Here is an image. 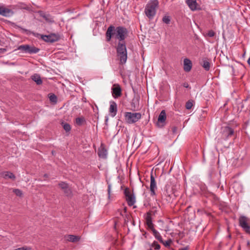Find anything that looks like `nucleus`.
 <instances>
[{"mask_svg":"<svg viewBox=\"0 0 250 250\" xmlns=\"http://www.w3.org/2000/svg\"><path fill=\"white\" fill-rule=\"evenodd\" d=\"M128 31L126 27L119 26L115 27L110 25L105 32V40L107 42L111 41L112 38L118 40V42H125V40L128 36Z\"/></svg>","mask_w":250,"mask_h":250,"instance_id":"obj_1","label":"nucleus"},{"mask_svg":"<svg viewBox=\"0 0 250 250\" xmlns=\"http://www.w3.org/2000/svg\"><path fill=\"white\" fill-rule=\"evenodd\" d=\"M116 54L120 63L121 64H125L127 59V52L125 42L121 43L118 42L116 46Z\"/></svg>","mask_w":250,"mask_h":250,"instance_id":"obj_2","label":"nucleus"},{"mask_svg":"<svg viewBox=\"0 0 250 250\" xmlns=\"http://www.w3.org/2000/svg\"><path fill=\"white\" fill-rule=\"evenodd\" d=\"M158 7V1H150L148 2L145 8V13L146 16L149 20H152L156 14Z\"/></svg>","mask_w":250,"mask_h":250,"instance_id":"obj_3","label":"nucleus"},{"mask_svg":"<svg viewBox=\"0 0 250 250\" xmlns=\"http://www.w3.org/2000/svg\"><path fill=\"white\" fill-rule=\"evenodd\" d=\"M220 135L222 140L227 141L234 135V131L233 128L229 126H223L221 129Z\"/></svg>","mask_w":250,"mask_h":250,"instance_id":"obj_4","label":"nucleus"},{"mask_svg":"<svg viewBox=\"0 0 250 250\" xmlns=\"http://www.w3.org/2000/svg\"><path fill=\"white\" fill-rule=\"evenodd\" d=\"M142 117L140 113H132L130 112H126L125 113V119L127 124H133L138 121Z\"/></svg>","mask_w":250,"mask_h":250,"instance_id":"obj_5","label":"nucleus"},{"mask_svg":"<svg viewBox=\"0 0 250 250\" xmlns=\"http://www.w3.org/2000/svg\"><path fill=\"white\" fill-rule=\"evenodd\" d=\"M35 37H38L40 34L39 33H35L34 32L31 33ZM41 38L46 42H54L58 41L60 38V35L56 34H51L48 35H41Z\"/></svg>","mask_w":250,"mask_h":250,"instance_id":"obj_6","label":"nucleus"},{"mask_svg":"<svg viewBox=\"0 0 250 250\" xmlns=\"http://www.w3.org/2000/svg\"><path fill=\"white\" fill-rule=\"evenodd\" d=\"M249 218L245 216H241L239 218V226L248 234H250V226L248 224Z\"/></svg>","mask_w":250,"mask_h":250,"instance_id":"obj_7","label":"nucleus"},{"mask_svg":"<svg viewBox=\"0 0 250 250\" xmlns=\"http://www.w3.org/2000/svg\"><path fill=\"white\" fill-rule=\"evenodd\" d=\"M18 49L24 53H27L30 54L37 53L40 51L39 48L34 46H31L28 44L20 45Z\"/></svg>","mask_w":250,"mask_h":250,"instance_id":"obj_8","label":"nucleus"},{"mask_svg":"<svg viewBox=\"0 0 250 250\" xmlns=\"http://www.w3.org/2000/svg\"><path fill=\"white\" fill-rule=\"evenodd\" d=\"M124 194L128 205L130 207L133 206L136 201L135 197L133 194L130 193L129 188H126L125 189Z\"/></svg>","mask_w":250,"mask_h":250,"instance_id":"obj_9","label":"nucleus"},{"mask_svg":"<svg viewBox=\"0 0 250 250\" xmlns=\"http://www.w3.org/2000/svg\"><path fill=\"white\" fill-rule=\"evenodd\" d=\"M111 93L114 98L120 97L122 94L121 86L117 83L114 84L111 88Z\"/></svg>","mask_w":250,"mask_h":250,"instance_id":"obj_10","label":"nucleus"},{"mask_svg":"<svg viewBox=\"0 0 250 250\" xmlns=\"http://www.w3.org/2000/svg\"><path fill=\"white\" fill-rule=\"evenodd\" d=\"M166 111L165 110H163L160 112L158 117V121L156 124L157 126L161 128L164 127L166 125Z\"/></svg>","mask_w":250,"mask_h":250,"instance_id":"obj_11","label":"nucleus"},{"mask_svg":"<svg viewBox=\"0 0 250 250\" xmlns=\"http://www.w3.org/2000/svg\"><path fill=\"white\" fill-rule=\"evenodd\" d=\"M14 14L13 11L5 5L0 4V15L5 17H9Z\"/></svg>","mask_w":250,"mask_h":250,"instance_id":"obj_12","label":"nucleus"},{"mask_svg":"<svg viewBox=\"0 0 250 250\" xmlns=\"http://www.w3.org/2000/svg\"><path fill=\"white\" fill-rule=\"evenodd\" d=\"M156 182L155 179L153 174L151 172L150 175V191L151 196H154L156 195V190L157 189Z\"/></svg>","mask_w":250,"mask_h":250,"instance_id":"obj_13","label":"nucleus"},{"mask_svg":"<svg viewBox=\"0 0 250 250\" xmlns=\"http://www.w3.org/2000/svg\"><path fill=\"white\" fill-rule=\"evenodd\" d=\"M187 5L192 11L200 10L201 7L197 1H186Z\"/></svg>","mask_w":250,"mask_h":250,"instance_id":"obj_14","label":"nucleus"},{"mask_svg":"<svg viewBox=\"0 0 250 250\" xmlns=\"http://www.w3.org/2000/svg\"><path fill=\"white\" fill-rule=\"evenodd\" d=\"M40 16L43 18L47 22L52 23L54 22V18L49 14H45L42 11L38 12Z\"/></svg>","mask_w":250,"mask_h":250,"instance_id":"obj_15","label":"nucleus"},{"mask_svg":"<svg viewBox=\"0 0 250 250\" xmlns=\"http://www.w3.org/2000/svg\"><path fill=\"white\" fill-rule=\"evenodd\" d=\"M109 112L111 117H114L116 116L117 112V105L115 102L111 101L110 102V107Z\"/></svg>","mask_w":250,"mask_h":250,"instance_id":"obj_16","label":"nucleus"},{"mask_svg":"<svg viewBox=\"0 0 250 250\" xmlns=\"http://www.w3.org/2000/svg\"><path fill=\"white\" fill-rule=\"evenodd\" d=\"M107 150L104 146L103 144H102L100 147L98 148V156L102 159H106L107 157Z\"/></svg>","mask_w":250,"mask_h":250,"instance_id":"obj_17","label":"nucleus"},{"mask_svg":"<svg viewBox=\"0 0 250 250\" xmlns=\"http://www.w3.org/2000/svg\"><path fill=\"white\" fill-rule=\"evenodd\" d=\"M146 224L148 228L151 229L154 228V224L152 223V219L151 217V214L150 212H148L146 214V216L145 218Z\"/></svg>","mask_w":250,"mask_h":250,"instance_id":"obj_18","label":"nucleus"},{"mask_svg":"<svg viewBox=\"0 0 250 250\" xmlns=\"http://www.w3.org/2000/svg\"><path fill=\"white\" fill-rule=\"evenodd\" d=\"M192 62L191 61L188 59L186 58L184 60V70L186 72H189L191 70L192 68Z\"/></svg>","mask_w":250,"mask_h":250,"instance_id":"obj_19","label":"nucleus"},{"mask_svg":"<svg viewBox=\"0 0 250 250\" xmlns=\"http://www.w3.org/2000/svg\"><path fill=\"white\" fill-rule=\"evenodd\" d=\"M131 107L132 110L133 111L137 110L139 106V98L135 97L134 98L131 102Z\"/></svg>","mask_w":250,"mask_h":250,"instance_id":"obj_20","label":"nucleus"},{"mask_svg":"<svg viewBox=\"0 0 250 250\" xmlns=\"http://www.w3.org/2000/svg\"><path fill=\"white\" fill-rule=\"evenodd\" d=\"M67 241L73 243H76L79 241L81 239V237L75 235L69 234L65 236Z\"/></svg>","mask_w":250,"mask_h":250,"instance_id":"obj_21","label":"nucleus"},{"mask_svg":"<svg viewBox=\"0 0 250 250\" xmlns=\"http://www.w3.org/2000/svg\"><path fill=\"white\" fill-rule=\"evenodd\" d=\"M202 66L206 71H209L210 67V63L209 60L208 58H205L202 59V62L201 63Z\"/></svg>","mask_w":250,"mask_h":250,"instance_id":"obj_22","label":"nucleus"},{"mask_svg":"<svg viewBox=\"0 0 250 250\" xmlns=\"http://www.w3.org/2000/svg\"><path fill=\"white\" fill-rule=\"evenodd\" d=\"M0 176L5 179L9 178L14 180L16 179L15 175L10 171H4L1 172L0 173Z\"/></svg>","mask_w":250,"mask_h":250,"instance_id":"obj_23","label":"nucleus"},{"mask_svg":"<svg viewBox=\"0 0 250 250\" xmlns=\"http://www.w3.org/2000/svg\"><path fill=\"white\" fill-rule=\"evenodd\" d=\"M31 79L34 81L37 84L40 85L42 84V81L41 79V76L38 74H34L31 76Z\"/></svg>","mask_w":250,"mask_h":250,"instance_id":"obj_24","label":"nucleus"},{"mask_svg":"<svg viewBox=\"0 0 250 250\" xmlns=\"http://www.w3.org/2000/svg\"><path fill=\"white\" fill-rule=\"evenodd\" d=\"M152 231L153 235L155 238L160 241V242H163V240L162 236L158 231H157L154 228L151 229Z\"/></svg>","mask_w":250,"mask_h":250,"instance_id":"obj_25","label":"nucleus"},{"mask_svg":"<svg viewBox=\"0 0 250 250\" xmlns=\"http://www.w3.org/2000/svg\"><path fill=\"white\" fill-rule=\"evenodd\" d=\"M165 200L167 201V203H172L173 200L174 195L173 193L169 194L167 192L166 194H165Z\"/></svg>","mask_w":250,"mask_h":250,"instance_id":"obj_26","label":"nucleus"},{"mask_svg":"<svg viewBox=\"0 0 250 250\" xmlns=\"http://www.w3.org/2000/svg\"><path fill=\"white\" fill-rule=\"evenodd\" d=\"M75 121L76 124L79 126L82 125L83 123H85V118L83 117H78L76 118Z\"/></svg>","mask_w":250,"mask_h":250,"instance_id":"obj_27","label":"nucleus"},{"mask_svg":"<svg viewBox=\"0 0 250 250\" xmlns=\"http://www.w3.org/2000/svg\"><path fill=\"white\" fill-rule=\"evenodd\" d=\"M62 125H63V129L66 131L69 132L70 131L71 127L70 125L68 123H62Z\"/></svg>","mask_w":250,"mask_h":250,"instance_id":"obj_28","label":"nucleus"},{"mask_svg":"<svg viewBox=\"0 0 250 250\" xmlns=\"http://www.w3.org/2000/svg\"><path fill=\"white\" fill-rule=\"evenodd\" d=\"M193 101L192 100H188L186 103V108L187 109H190L193 106Z\"/></svg>","mask_w":250,"mask_h":250,"instance_id":"obj_29","label":"nucleus"},{"mask_svg":"<svg viewBox=\"0 0 250 250\" xmlns=\"http://www.w3.org/2000/svg\"><path fill=\"white\" fill-rule=\"evenodd\" d=\"M13 192L19 197H21L23 195L22 191L19 189H14Z\"/></svg>","mask_w":250,"mask_h":250,"instance_id":"obj_30","label":"nucleus"},{"mask_svg":"<svg viewBox=\"0 0 250 250\" xmlns=\"http://www.w3.org/2000/svg\"><path fill=\"white\" fill-rule=\"evenodd\" d=\"M162 21L163 22L168 24L170 21V17L168 16H165L162 19Z\"/></svg>","mask_w":250,"mask_h":250,"instance_id":"obj_31","label":"nucleus"},{"mask_svg":"<svg viewBox=\"0 0 250 250\" xmlns=\"http://www.w3.org/2000/svg\"><path fill=\"white\" fill-rule=\"evenodd\" d=\"M63 190L64 193L67 196H69L72 194V191L71 189L68 187L67 188H65L64 189H62Z\"/></svg>","mask_w":250,"mask_h":250,"instance_id":"obj_32","label":"nucleus"},{"mask_svg":"<svg viewBox=\"0 0 250 250\" xmlns=\"http://www.w3.org/2000/svg\"><path fill=\"white\" fill-rule=\"evenodd\" d=\"M59 186L62 189H64L65 188H67L68 187V185L64 182H61L59 184Z\"/></svg>","mask_w":250,"mask_h":250,"instance_id":"obj_33","label":"nucleus"},{"mask_svg":"<svg viewBox=\"0 0 250 250\" xmlns=\"http://www.w3.org/2000/svg\"><path fill=\"white\" fill-rule=\"evenodd\" d=\"M151 247L156 250H159L160 249V245L156 241L152 243Z\"/></svg>","mask_w":250,"mask_h":250,"instance_id":"obj_34","label":"nucleus"},{"mask_svg":"<svg viewBox=\"0 0 250 250\" xmlns=\"http://www.w3.org/2000/svg\"><path fill=\"white\" fill-rule=\"evenodd\" d=\"M161 243L163 244L165 247H169L170 246L171 244L172 243V240L171 239H168L166 241L164 242L163 241V242H161Z\"/></svg>","mask_w":250,"mask_h":250,"instance_id":"obj_35","label":"nucleus"},{"mask_svg":"<svg viewBox=\"0 0 250 250\" xmlns=\"http://www.w3.org/2000/svg\"><path fill=\"white\" fill-rule=\"evenodd\" d=\"M57 99V98L56 96L54 94H51L49 96V100L50 101H51L52 102H56Z\"/></svg>","mask_w":250,"mask_h":250,"instance_id":"obj_36","label":"nucleus"},{"mask_svg":"<svg viewBox=\"0 0 250 250\" xmlns=\"http://www.w3.org/2000/svg\"><path fill=\"white\" fill-rule=\"evenodd\" d=\"M215 33L212 30H210L208 31L207 35L209 37H213L215 36Z\"/></svg>","mask_w":250,"mask_h":250,"instance_id":"obj_37","label":"nucleus"},{"mask_svg":"<svg viewBox=\"0 0 250 250\" xmlns=\"http://www.w3.org/2000/svg\"><path fill=\"white\" fill-rule=\"evenodd\" d=\"M32 249L30 247H23L15 249V250H31Z\"/></svg>","mask_w":250,"mask_h":250,"instance_id":"obj_38","label":"nucleus"},{"mask_svg":"<svg viewBox=\"0 0 250 250\" xmlns=\"http://www.w3.org/2000/svg\"><path fill=\"white\" fill-rule=\"evenodd\" d=\"M172 133L173 134H175L177 132V127L176 126H172L171 128Z\"/></svg>","mask_w":250,"mask_h":250,"instance_id":"obj_39","label":"nucleus"},{"mask_svg":"<svg viewBox=\"0 0 250 250\" xmlns=\"http://www.w3.org/2000/svg\"><path fill=\"white\" fill-rule=\"evenodd\" d=\"M178 250H189V246H187L185 247L180 248Z\"/></svg>","mask_w":250,"mask_h":250,"instance_id":"obj_40","label":"nucleus"},{"mask_svg":"<svg viewBox=\"0 0 250 250\" xmlns=\"http://www.w3.org/2000/svg\"><path fill=\"white\" fill-rule=\"evenodd\" d=\"M110 189H111V186L109 185L108 186V197H110Z\"/></svg>","mask_w":250,"mask_h":250,"instance_id":"obj_41","label":"nucleus"},{"mask_svg":"<svg viewBox=\"0 0 250 250\" xmlns=\"http://www.w3.org/2000/svg\"><path fill=\"white\" fill-rule=\"evenodd\" d=\"M183 86L184 87H186V88H188L189 87V84H188V83H184L183 84Z\"/></svg>","mask_w":250,"mask_h":250,"instance_id":"obj_42","label":"nucleus"},{"mask_svg":"<svg viewBox=\"0 0 250 250\" xmlns=\"http://www.w3.org/2000/svg\"><path fill=\"white\" fill-rule=\"evenodd\" d=\"M230 67L232 69V72H233V74L235 76H236L237 75L235 74V72H234V67L232 66V65H231L230 66Z\"/></svg>","mask_w":250,"mask_h":250,"instance_id":"obj_43","label":"nucleus"},{"mask_svg":"<svg viewBox=\"0 0 250 250\" xmlns=\"http://www.w3.org/2000/svg\"><path fill=\"white\" fill-rule=\"evenodd\" d=\"M247 246L249 250H250V242L249 241L247 242Z\"/></svg>","mask_w":250,"mask_h":250,"instance_id":"obj_44","label":"nucleus"},{"mask_svg":"<svg viewBox=\"0 0 250 250\" xmlns=\"http://www.w3.org/2000/svg\"><path fill=\"white\" fill-rule=\"evenodd\" d=\"M126 211H127V208L126 207H125L124 208V213H125L126 212Z\"/></svg>","mask_w":250,"mask_h":250,"instance_id":"obj_45","label":"nucleus"},{"mask_svg":"<svg viewBox=\"0 0 250 250\" xmlns=\"http://www.w3.org/2000/svg\"><path fill=\"white\" fill-rule=\"evenodd\" d=\"M24 9H26L27 10H30V8L28 6H26V7H23Z\"/></svg>","mask_w":250,"mask_h":250,"instance_id":"obj_46","label":"nucleus"},{"mask_svg":"<svg viewBox=\"0 0 250 250\" xmlns=\"http://www.w3.org/2000/svg\"><path fill=\"white\" fill-rule=\"evenodd\" d=\"M248 63L250 66V57L249 58V59L248 60Z\"/></svg>","mask_w":250,"mask_h":250,"instance_id":"obj_47","label":"nucleus"},{"mask_svg":"<svg viewBox=\"0 0 250 250\" xmlns=\"http://www.w3.org/2000/svg\"><path fill=\"white\" fill-rule=\"evenodd\" d=\"M44 177L46 178L48 177V175L47 174H44Z\"/></svg>","mask_w":250,"mask_h":250,"instance_id":"obj_48","label":"nucleus"},{"mask_svg":"<svg viewBox=\"0 0 250 250\" xmlns=\"http://www.w3.org/2000/svg\"><path fill=\"white\" fill-rule=\"evenodd\" d=\"M190 207H191L190 206H188V207L187 208V209H187V210H189V208H190Z\"/></svg>","mask_w":250,"mask_h":250,"instance_id":"obj_49","label":"nucleus"},{"mask_svg":"<svg viewBox=\"0 0 250 250\" xmlns=\"http://www.w3.org/2000/svg\"><path fill=\"white\" fill-rule=\"evenodd\" d=\"M23 30L24 31H25V32L28 31V30H26V29H23Z\"/></svg>","mask_w":250,"mask_h":250,"instance_id":"obj_50","label":"nucleus"},{"mask_svg":"<svg viewBox=\"0 0 250 250\" xmlns=\"http://www.w3.org/2000/svg\"><path fill=\"white\" fill-rule=\"evenodd\" d=\"M121 215L122 216H124V214H123L122 212H121Z\"/></svg>","mask_w":250,"mask_h":250,"instance_id":"obj_51","label":"nucleus"},{"mask_svg":"<svg viewBox=\"0 0 250 250\" xmlns=\"http://www.w3.org/2000/svg\"><path fill=\"white\" fill-rule=\"evenodd\" d=\"M230 237H231L230 235H229V238H230Z\"/></svg>","mask_w":250,"mask_h":250,"instance_id":"obj_52","label":"nucleus"},{"mask_svg":"<svg viewBox=\"0 0 250 250\" xmlns=\"http://www.w3.org/2000/svg\"><path fill=\"white\" fill-rule=\"evenodd\" d=\"M52 154L54 153V152H53V151H52Z\"/></svg>","mask_w":250,"mask_h":250,"instance_id":"obj_53","label":"nucleus"},{"mask_svg":"<svg viewBox=\"0 0 250 250\" xmlns=\"http://www.w3.org/2000/svg\"><path fill=\"white\" fill-rule=\"evenodd\" d=\"M52 154L54 153V152H53V151H52Z\"/></svg>","mask_w":250,"mask_h":250,"instance_id":"obj_54","label":"nucleus"}]
</instances>
